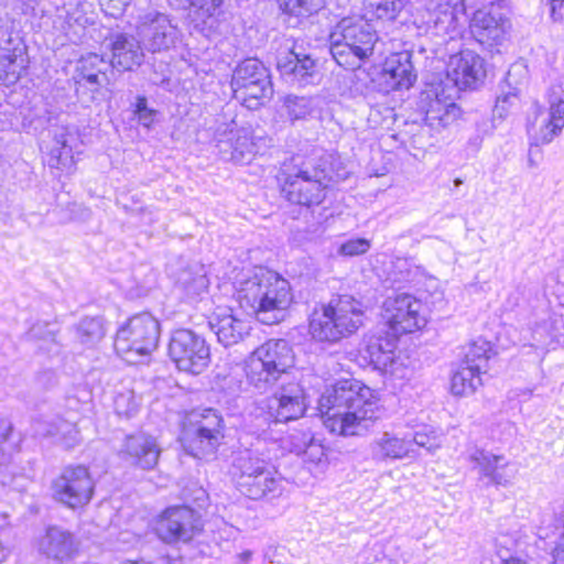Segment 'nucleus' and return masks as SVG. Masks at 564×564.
I'll return each instance as SVG.
<instances>
[{
  "label": "nucleus",
  "mask_w": 564,
  "mask_h": 564,
  "mask_svg": "<svg viewBox=\"0 0 564 564\" xmlns=\"http://www.w3.org/2000/svg\"><path fill=\"white\" fill-rule=\"evenodd\" d=\"M470 460L476 464L478 473L496 486L507 487L512 484L518 468L503 455L476 448L470 454Z\"/></svg>",
  "instance_id": "a211bd4d"
},
{
  "label": "nucleus",
  "mask_w": 564,
  "mask_h": 564,
  "mask_svg": "<svg viewBox=\"0 0 564 564\" xmlns=\"http://www.w3.org/2000/svg\"><path fill=\"white\" fill-rule=\"evenodd\" d=\"M412 443H415L420 447H425L427 451H431L433 447V444L431 443L430 437L427 435L421 434V433H416L414 435L413 440L411 441V444Z\"/></svg>",
  "instance_id": "680f3d73"
},
{
  "label": "nucleus",
  "mask_w": 564,
  "mask_h": 564,
  "mask_svg": "<svg viewBox=\"0 0 564 564\" xmlns=\"http://www.w3.org/2000/svg\"><path fill=\"white\" fill-rule=\"evenodd\" d=\"M386 84L393 90L409 89L416 80V73L409 51L392 54L383 66Z\"/></svg>",
  "instance_id": "b1692460"
},
{
  "label": "nucleus",
  "mask_w": 564,
  "mask_h": 564,
  "mask_svg": "<svg viewBox=\"0 0 564 564\" xmlns=\"http://www.w3.org/2000/svg\"><path fill=\"white\" fill-rule=\"evenodd\" d=\"M132 0H99L101 10L109 17L119 18Z\"/></svg>",
  "instance_id": "5fc2aeb1"
},
{
  "label": "nucleus",
  "mask_w": 564,
  "mask_h": 564,
  "mask_svg": "<svg viewBox=\"0 0 564 564\" xmlns=\"http://www.w3.org/2000/svg\"><path fill=\"white\" fill-rule=\"evenodd\" d=\"M230 86L235 99L249 109H257L273 96L271 75L258 58H246L234 69Z\"/></svg>",
  "instance_id": "423d86ee"
},
{
  "label": "nucleus",
  "mask_w": 564,
  "mask_h": 564,
  "mask_svg": "<svg viewBox=\"0 0 564 564\" xmlns=\"http://www.w3.org/2000/svg\"><path fill=\"white\" fill-rule=\"evenodd\" d=\"M411 451V441L400 438L389 432L382 433L370 444L371 457L377 462L401 459L409 456Z\"/></svg>",
  "instance_id": "7c9ffc66"
},
{
  "label": "nucleus",
  "mask_w": 564,
  "mask_h": 564,
  "mask_svg": "<svg viewBox=\"0 0 564 564\" xmlns=\"http://www.w3.org/2000/svg\"><path fill=\"white\" fill-rule=\"evenodd\" d=\"M216 148L221 160L235 164L249 163L257 153V144L246 129L218 128Z\"/></svg>",
  "instance_id": "4468645a"
},
{
  "label": "nucleus",
  "mask_w": 564,
  "mask_h": 564,
  "mask_svg": "<svg viewBox=\"0 0 564 564\" xmlns=\"http://www.w3.org/2000/svg\"><path fill=\"white\" fill-rule=\"evenodd\" d=\"M550 17L554 22L563 21L564 19V0H549Z\"/></svg>",
  "instance_id": "13d9d810"
},
{
  "label": "nucleus",
  "mask_w": 564,
  "mask_h": 564,
  "mask_svg": "<svg viewBox=\"0 0 564 564\" xmlns=\"http://www.w3.org/2000/svg\"><path fill=\"white\" fill-rule=\"evenodd\" d=\"M238 490L246 497L259 500L273 499L282 494V478L275 476L271 468L260 473L258 478H247L245 482H238Z\"/></svg>",
  "instance_id": "c85d7f7f"
},
{
  "label": "nucleus",
  "mask_w": 564,
  "mask_h": 564,
  "mask_svg": "<svg viewBox=\"0 0 564 564\" xmlns=\"http://www.w3.org/2000/svg\"><path fill=\"white\" fill-rule=\"evenodd\" d=\"M195 494H196V495H195V497L193 498V500H194L195 502H197V506H198V507H202L203 505L200 503V501H204V500H205V498H206V492H205V490H204L203 488H197V489L195 490Z\"/></svg>",
  "instance_id": "0e129e2a"
},
{
  "label": "nucleus",
  "mask_w": 564,
  "mask_h": 564,
  "mask_svg": "<svg viewBox=\"0 0 564 564\" xmlns=\"http://www.w3.org/2000/svg\"><path fill=\"white\" fill-rule=\"evenodd\" d=\"M223 437L215 434L195 431L193 429H183L181 442L184 451L191 456L204 459L213 456Z\"/></svg>",
  "instance_id": "2f4dec72"
},
{
  "label": "nucleus",
  "mask_w": 564,
  "mask_h": 564,
  "mask_svg": "<svg viewBox=\"0 0 564 564\" xmlns=\"http://www.w3.org/2000/svg\"><path fill=\"white\" fill-rule=\"evenodd\" d=\"M37 550L42 555L51 560H68L76 551L75 538L72 532L61 527L52 525L39 539Z\"/></svg>",
  "instance_id": "4be33fe9"
},
{
  "label": "nucleus",
  "mask_w": 564,
  "mask_h": 564,
  "mask_svg": "<svg viewBox=\"0 0 564 564\" xmlns=\"http://www.w3.org/2000/svg\"><path fill=\"white\" fill-rule=\"evenodd\" d=\"M460 116V109L455 102L431 99L425 109V123L433 130L440 131L454 123Z\"/></svg>",
  "instance_id": "72a5a7b5"
},
{
  "label": "nucleus",
  "mask_w": 564,
  "mask_h": 564,
  "mask_svg": "<svg viewBox=\"0 0 564 564\" xmlns=\"http://www.w3.org/2000/svg\"><path fill=\"white\" fill-rule=\"evenodd\" d=\"M160 338V323L150 313L129 318L115 338V349L123 358L129 355L148 356L156 349Z\"/></svg>",
  "instance_id": "0eeeda50"
},
{
  "label": "nucleus",
  "mask_w": 564,
  "mask_h": 564,
  "mask_svg": "<svg viewBox=\"0 0 564 564\" xmlns=\"http://www.w3.org/2000/svg\"><path fill=\"white\" fill-rule=\"evenodd\" d=\"M12 429V423L7 417L0 415V465L6 464L11 456L12 447L7 443Z\"/></svg>",
  "instance_id": "8fccbe9b"
},
{
  "label": "nucleus",
  "mask_w": 564,
  "mask_h": 564,
  "mask_svg": "<svg viewBox=\"0 0 564 564\" xmlns=\"http://www.w3.org/2000/svg\"><path fill=\"white\" fill-rule=\"evenodd\" d=\"M169 356L180 370L194 375L203 372L210 361L209 346L205 338L187 328L172 333Z\"/></svg>",
  "instance_id": "6e6552de"
},
{
  "label": "nucleus",
  "mask_w": 564,
  "mask_h": 564,
  "mask_svg": "<svg viewBox=\"0 0 564 564\" xmlns=\"http://www.w3.org/2000/svg\"><path fill=\"white\" fill-rule=\"evenodd\" d=\"M364 304L344 294L315 308L310 319V333L318 341L336 343L356 333L364 324Z\"/></svg>",
  "instance_id": "20e7f679"
},
{
  "label": "nucleus",
  "mask_w": 564,
  "mask_h": 564,
  "mask_svg": "<svg viewBox=\"0 0 564 564\" xmlns=\"http://www.w3.org/2000/svg\"><path fill=\"white\" fill-rule=\"evenodd\" d=\"M236 295L240 307L265 325L283 321L294 301L290 282L263 268L241 280Z\"/></svg>",
  "instance_id": "f03ea898"
},
{
  "label": "nucleus",
  "mask_w": 564,
  "mask_h": 564,
  "mask_svg": "<svg viewBox=\"0 0 564 564\" xmlns=\"http://www.w3.org/2000/svg\"><path fill=\"white\" fill-rule=\"evenodd\" d=\"M422 307V303L409 293L388 296L382 313L386 327L398 336L422 328L426 324Z\"/></svg>",
  "instance_id": "9d476101"
},
{
  "label": "nucleus",
  "mask_w": 564,
  "mask_h": 564,
  "mask_svg": "<svg viewBox=\"0 0 564 564\" xmlns=\"http://www.w3.org/2000/svg\"><path fill=\"white\" fill-rule=\"evenodd\" d=\"M100 74H102V77L106 78L105 73H77L76 76V85H77V91L80 87L89 85L90 89L93 91H98L99 87L102 85L100 79Z\"/></svg>",
  "instance_id": "6e6d98bb"
},
{
  "label": "nucleus",
  "mask_w": 564,
  "mask_h": 564,
  "mask_svg": "<svg viewBox=\"0 0 564 564\" xmlns=\"http://www.w3.org/2000/svg\"><path fill=\"white\" fill-rule=\"evenodd\" d=\"M470 32L479 44L492 47L505 40V22L487 11L478 10L471 18Z\"/></svg>",
  "instance_id": "bb28decb"
},
{
  "label": "nucleus",
  "mask_w": 564,
  "mask_h": 564,
  "mask_svg": "<svg viewBox=\"0 0 564 564\" xmlns=\"http://www.w3.org/2000/svg\"><path fill=\"white\" fill-rule=\"evenodd\" d=\"M370 246V240L366 238L349 239L340 245L338 253L346 257L360 256L366 253Z\"/></svg>",
  "instance_id": "3c124183"
},
{
  "label": "nucleus",
  "mask_w": 564,
  "mask_h": 564,
  "mask_svg": "<svg viewBox=\"0 0 564 564\" xmlns=\"http://www.w3.org/2000/svg\"><path fill=\"white\" fill-rule=\"evenodd\" d=\"M55 145L51 149V154L57 160V163L67 166L73 163V147L77 142V135L66 129H61L54 135Z\"/></svg>",
  "instance_id": "ea45409f"
},
{
  "label": "nucleus",
  "mask_w": 564,
  "mask_h": 564,
  "mask_svg": "<svg viewBox=\"0 0 564 564\" xmlns=\"http://www.w3.org/2000/svg\"><path fill=\"white\" fill-rule=\"evenodd\" d=\"M281 7H283L285 12L293 15H303L311 12L306 0H289L284 4H281Z\"/></svg>",
  "instance_id": "4d7b16f0"
},
{
  "label": "nucleus",
  "mask_w": 564,
  "mask_h": 564,
  "mask_svg": "<svg viewBox=\"0 0 564 564\" xmlns=\"http://www.w3.org/2000/svg\"><path fill=\"white\" fill-rule=\"evenodd\" d=\"M546 97L549 115L542 120L540 131L533 137L535 145L550 143L564 128V76L552 83Z\"/></svg>",
  "instance_id": "f3484780"
},
{
  "label": "nucleus",
  "mask_w": 564,
  "mask_h": 564,
  "mask_svg": "<svg viewBox=\"0 0 564 564\" xmlns=\"http://www.w3.org/2000/svg\"><path fill=\"white\" fill-rule=\"evenodd\" d=\"M209 328L225 347L240 343L251 329L246 319L237 317L229 307H219L208 319Z\"/></svg>",
  "instance_id": "aec40b11"
},
{
  "label": "nucleus",
  "mask_w": 564,
  "mask_h": 564,
  "mask_svg": "<svg viewBox=\"0 0 564 564\" xmlns=\"http://www.w3.org/2000/svg\"><path fill=\"white\" fill-rule=\"evenodd\" d=\"M34 433L42 437H52L56 444L69 449L80 442L79 431L76 424L61 417L51 421L36 420L33 423Z\"/></svg>",
  "instance_id": "cd10ccee"
},
{
  "label": "nucleus",
  "mask_w": 564,
  "mask_h": 564,
  "mask_svg": "<svg viewBox=\"0 0 564 564\" xmlns=\"http://www.w3.org/2000/svg\"><path fill=\"white\" fill-rule=\"evenodd\" d=\"M108 67V63L98 54L90 53L83 56L77 63V73H105Z\"/></svg>",
  "instance_id": "09e8293b"
},
{
  "label": "nucleus",
  "mask_w": 564,
  "mask_h": 564,
  "mask_svg": "<svg viewBox=\"0 0 564 564\" xmlns=\"http://www.w3.org/2000/svg\"><path fill=\"white\" fill-rule=\"evenodd\" d=\"M281 192L293 204L318 205L325 197L329 180L325 162L316 158L294 155L282 166Z\"/></svg>",
  "instance_id": "7ed1b4c3"
},
{
  "label": "nucleus",
  "mask_w": 564,
  "mask_h": 564,
  "mask_svg": "<svg viewBox=\"0 0 564 564\" xmlns=\"http://www.w3.org/2000/svg\"><path fill=\"white\" fill-rule=\"evenodd\" d=\"M204 21L221 12L224 0H183Z\"/></svg>",
  "instance_id": "de8ad7c7"
},
{
  "label": "nucleus",
  "mask_w": 564,
  "mask_h": 564,
  "mask_svg": "<svg viewBox=\"0 0 564 564\" xmlns=\"http://www.w3.org/2000/svg\"><path fill=\"white\" fill-rule=\"evenodd\" d=\"M284 108L291 121L305 119L312 112V100L307 97L289 95L284 99Z\"/></svg>",
  "instance_id": "a18cd8bd"
},
{
  "label": "nucleus",
  "mask_w": 564,
  "mask_h": 564,
  "mask_svg": "<svg viewBox=\"0 0 564 564\" xmlns=\"http://www.w3.org/2000/svg\"><path fill=\"white\" fill-rule=\"evenodd\" d=\"M78 336L84 344H93L105 335L102 319L100 317H85L77 327Z\"/></svg>",
  "instance_id": "c03bdc74"
},
{
  "label": "nucleus",
  "mask_w": 564,
  "mask_h": 564,
  "mask_svg": "<svg viewBox=\"0 0 564 564\" xmlns=\"http://www.w3.org/2000/svg\"><path fill=\"white\" fill-rule=\"evenodd\" d=\"M480 373L477 369L462 362L452 376V392L455 395L473 394L481 386Z\"/></svg>",
  "instance_id": "c9c22d12"
},
{
  "label": "nucleus",
  "mask_w": 564,
  "mask_h": 564,
  "mask_svg": "<svg viewBox=\"0 0 564 564\" xmlns=\"http://www.w3.org/2000/svg\"><path fill=\"white\" fill-rule=\"evenodd\" d=\"M170 274L188 295L200 294L209 284L205 267L196 261L178 259L175 264H170Z\"/></svg>",
  "instance_id": "5701e85b"
},
{
  "label": "nucleus",
  "mask_w": 564,
  "mask_h": 564,
  "mask_svg": "<svg viewBox=\"0 0 564 564\" xmlns=\"http://www.w3.org/2000/svg\"><path fill=\"white\" fill-rule=\"evenodd\" d=\"M143 50L140 40H137L133 35L117 34L111 42V67L130 70L134 66H140L144 58Z\"/></svg>",
  "instance_id": "393cba45"
},
{
  "label": "nucleus",
  "mask_w": 564,
  "mask_h": 564,
  "mask_svg": "<svg viewBox=\"0 0 564 564\" xmlns=\"http://www.w3.org/2000/svg\"><path fill=\"white\" fill-rule=\"evenodd\" d=\"M53 497L70 509L88 505L95 491V481L88 467L68 465L52 481Z\"/></svg>",
  "instance_id": "1a4fd4ad"
},
{
  "label": "nucleus",
  "mask_w": 564,
  "mask_h": 564,
  "mask_svg": "<svg viewBox=\"0 0 564 564\" xmlns=\"http://www.w3.org/2000/svg\"><path fill=\"white\" fill-rule=\"evenodd\" d=\"M9 62V64H13L14 63V59H15V56H12V55H7L6 57Z\"/></svg>",
  "instance_id": "774afa93"
},
{
  "label": "nucleus",
  "mask_w": 564,
  "mask_h": 564,
  "mask_svg": "<svg viewBox=\"0 0 564 564\" xmlns=\"http://www.w3.org/2000/svg\"><path fill=\"white\" fill-rule=\"evenodd\" d=\"M312 462L319 463L324 456V448L321 444H317L315 440L310 444L307 451L302 453Z\"/></svg>",
  "instance_id": "bf43d9fd"
},
{
  "label": "nucleus",
  "mask_w": 564,
  "mask_h": 564,
  "mask_svg": "<svg viewBox=\"0 0 564 564\" xmlns=\"http://www.w3.org/2000/svg\"><path fill=\"white\" fill-rule=\"evenodd\" d=\"M156 111L149 108L138 116V120L142 126L149 128L153 123Z\"/></svg>",
  "instance_id": "052dcab7"
},
{
  "label": "nucleus",
  "mask_w": 564,
  "mask_h": 564,
  "mask_svg": "<svg viewBox=\"0 0 564 564\" xmlns=\"http://www.w3.org/2000/svg\"><path fill=\"white\" fill-rule=\"evenodd\" d=\"M202 530L199 514L188 506L167 508L156 520L154 531L165 543L188 542Z\"/></svg>",
  "instance_id": "9b49d317"
},
{
  "label": "nucleus",
  "mask_w": 564,
  "mask_h": 564,
  "mask_svg": "<svg viewBox=\"0 0 564 564\" xmlns=\"http://www.w3.org/2000/svg\"><path fill=\"white\" fill-rule=\"evenodd\" d=\"M430 22L433 24L436 34H451L457 31L458 19L456 10L448 3L440 4L431 14Z\"/></svg>",
  "instance_id": "58836bf2"
},
{
  "label": "nucleus",
  "mask_w": 564,
  "mask_h": 564,
  "mask_svg": "<svg viewBox=\"0 0 564 564\" xmlns=\"http://www.w3.org/2000/svg\"><path fill=\"white\" fill-rule=\"evenodd\" d=\"M251 356L288 378V370L294 365L292 347L285 339H270L258 347Z\"/></svg>",
  "instance_id": "a878e982"
},
{
  "label": "nucleus",
  "mask_w": 564,
  "mask_h": 564,
  "mask_svg": "<svg viewBox=\"0 0 564 564\" xmlns=\"http://www.w3.org/2000/svg\"><path fill=\"white\" fill-rule=\"evenodd\" d=\"M306 395L296 381H284L268 403V414L275 423H285L302 417L306 411Z\"/></svg>",
  "instance_id": "f8f14e48"
},
{
  "label": "nucleus",
  "mask_w": 564,
  "mask_h": 564,
  "mask_svg": "<svg viewBox=\"0 0 564 564\" xmlns=\"http://www.w3.org/2000/svg\"><path fill=\"white\" fill-rule=\"evenodd\" d=\"M113 406L119 416L129 419L138 412L139 402L133 391L126 390L115 397Z\"/></svg>",
  "instance_id": "49530a36"
},
{
  "label": "nucleus",
  "mask_w": 564,
  "mask_h": 564,
  "mask_svg": "<svg viewBox=\"0 0 564 564\" xmlns=\"http://www.w3.org/2000/svg\"><path fill=\"white\" fill-rule=\"evenodd\" d=\"M245 371L248 383L260 393L267 392L276 383L281 384L289 379L252 356L247 360Z\"/></svg>",
  "instance_id": "473e14b6"
},
{
  "label": "nucleus",
  "mask_w": 564,
  "mask_h": 564,
  "mask_svg": "<svg viewBox=\"0 0 564 564\" xmlns=\"http://www.w3.org/2000/svg\"><path fill=\"white\" fill-rule=\"evenodd\" d=\"M371 390L358 381H338L319 399V411L325 427L341 436L361 435L369 431L379 417L377 402Z\"/></svg>",
  "instance_id": "f257e3e1"
},
{
  "label": "nucleus",
  "mask_w": 564,
  "mask_h": 564,
  "mask_svg": "<svg viewBox=\"0 0 564 564\" xmlns=\"http://www.w3.org/2000/svg\"><path fill=\"white\" fill-rule=\"evenodd\" d=\"M399 336L388 328L378 329L371 334L366 343L364 358L369 365L384 373L393 375L395 371V349Z\"/></svg>",
  "instance_id": "dca6fc26"
},
{
  "label": "nucleus",
  "mask_w": 564,
  "mask_h": 564,
  "mask_svg": "<svg viewBox=\"0 0 564 564\" xmlns=\"http://www.w3.org/2000/svg\"><path fill=\"white\" fill-rule=\"evenodd\" d=\"M147 109H149L147 98L144 96H138L134 109V113L137 115V117Z\"/></svg>",
  "instance_id": "e2e57ef3"
},
{
  "label": "nucleus",
  "mask_w": 564,
  "mask_h": 564,
  "mask_svg": "<svg viewBox=\"0 0 564 564\" xmlns=\"http://www.w3.org/2000/svg\"><path fill=\"white\" fill-rule=\"evenodd\" d=\"M237 476V484L245 482L247 478H258L260 473L270 469V466L263 459L253 456L249 451L240 453L232 464Z\"/></svg>",
  "instance_id": "e433bc0d"
},
{
  "label": "nucleus",
  "mask_w": 564,
  "mask_h": 564,
  "mask_svg": "<svg viewBox=\"0 0 564 564\" xmlns=\"http://www.w3.org/2000/svg\"><path fill=\"white\" fill-rule=\"evenodd\" d=\"M518 100V96L513 93H508L503 96H499L497 98L496 105L492 109V119L491 120H482L480 123L477 124V129L482 134H489L494 131L496 128L495 121L497 119L502 120L509 109L516 104Z\"/></svg>",
  "instance_id": "79ce46f5"
},
{
  "label": "nucleus",
  "mask_w": 564,
  "mask_h": 564,
  "mask_svg": "<svg viewBox=\"0 0 564 564\" xmlns=\"http://www.w3.org/2000/svg\"><path fill=\"white\" fill-rule=\"evenodd\" d=\"M276 67L286 82L299 87L312 84L317 75L316 61L294 48L278 58Z\"/></svg>",
  "instance_id": "412c9836"
},
{
  "label": "nucleus",
  "mask_w": 564,
  "mask_h": 564,
  "mask_svg": "<svg viewBox=\"0 0 564 564\" xmlns=\"http://www.w3.org/2000/svg\"><path fill=\"white\" fill-rule=\"evenodd\" d=\"M536 534L540 540L556 538L550 551L552 564H564V506L558 512L543 518Z\"/></svg>",
  "instance_id": "c756f323"
},
{
  "label": "nucleus",
  "mask_w": 564,
  "mask_h": 564,
  "mask_svg": "<svg viewBox=\"0 0 564 564\" xmlns=\"http://www.w3.org/2000/svg\"><path fill=\"white\" fill-rule=\"evenodd\" d=\"M161 454V449L153 436L147 434L129 435L124 438L119 456L129 464L141 469H153Z\"/></svg>",
  "instance_id": "6ab92c4d"
},
{
  "label": "nucleus",
  "mask_w": 564,
  "mask_h": 564,
  "mask_svg": "<svg viewBox=\"0 0 564 564\" xmlns=\"http://www.w3.org/2000/svg\"><path fill=\"white\" fill-rule=\"evenodd\" d=\"M377 41V32L368 20L361 15L345 17L329 35V50L339 66L355 69L373 54Z\"/></svg>",
  "instance_id": "39448f33"
},
{
  "label": "nucleus",
  "mask_w": 564,
  "mask_h": 564,
  "mask_svg": "<svg viewBox=\"0 0 564 564\" xmlns=\"http://www.w3.org/2000/svg\"><path fill=\"white\" fill-rule=\"evenodd\" d=\"M364 9L380 20H394L404 8V0H364Z\"/></svg>",
  "instance_id": "a19ab883"
},
{
  "label": "nucleus",
  "mask_w": 564,
  "mask_h": 564,
  "mask_svg": "<svg viewBox=\"0 0 564 564\" xmlns=\"http://www.w3.org/2000/svg\"><path fill=\"white\" fill-rule=\"evenodd\" d=\"M314 440V435L310 430L294 431L289 435L291 451L296 455H302L303 452L307 451V447Z\"/></svg>",
  "instance_id": "603ef678"
},
{
  "label": "nucleus",
  "mask_w": 564,
  "mask_h": 564,
  "mask_svg": "<svg viewBox=\"0 0 564 564\" xmlns=\"http://www.w3.org/2000/svg\"><path fill=\"white\" fill-rule=\"evenodd\" d=\"M501 564H525L522 560L520 558H509V560H506V561H502Z\"/></svg>",
  "instance_id": "69168bd1"
},
{
  "label": "nucleus",
  "mask_w": 564,
  "mask_h": 564,
  "mask_svg": "<svg viewBox=\"0 0 564 564\" xmlns=\"http://www.w3.org/2000/svg\"><path fill=\"white\" fill-rule=\"evenodd\" d=\"M419 274L416 267L406 259H397L392 262L391 270L389 272V280L392 285L401 288L406 283L413 282Z\"/></svg>",
  "instance_id": "37998d69"
},
{
  "label": "nucleus",
  "mask_w": 564,
  "mask_h": 564,
  "mask_svg": "<svg viewBox=\"0 0 564 564\" xmlns=\"http://www.w3.org/2000/svg\"><path fill=\"white\" fill-rule=\"evenodd\" d=\"M138 35L144 50L151 53L164 52L173 47L178 31L167 15L159 12L148 13L138 29Z\"/></svg>",
  "instance_id": "ddd939ff"
},
{
  "label": "nucleus",
  "mask_w": 564,
  "mask_h": 564,
  "mask_svg": "<svg viewBox=\"0 0 564 564\" xmlns=\"http://www.w3.org/2000/svg\"><path fill=\"white\" fill-rule=\"evenodd\" d=\"M91 8V3L88 1H79L76 3L74 8L67 11V22L75 23L80 26H84L88 23H91L90 18L87 17L88 11Z\"/></svg>",
  "instance_id": "864d4df0"
},
{
  "label": "nucleus",
  "mask_w": 564,
  "mask_h": 564,
  "mask_svg": "<svg viewBox=\"0 0 564 564\" xmlns=\"http://www.w3.org/2000/svg\"><path fill=\"white\" fill-rule=\"evenodd\" d=\"M462 184H463V180H460V178H455V180H454V185H455V187H458V186H460Z\"/></svg>",
  "instance_id": "338daca9"
},
{
  "label": "nucleus",
  "mask_w": 564,
  "mask_h": 564,
  "mask_svg": "<svg viewBox=\"0 0 564 564\" xmlns=\"http://www.w3.org/2000/svg\"><path fill=\"white\" fill-rule=\"evenodd\" d=\"M491 351L490 343L484 338H478L467 346L462 362L477 369L478 372H486Z\"/></svg>",
  "instance_id": "4c0bfd02"
},
{
  "label": "nucleus",
  "mask_w": 564,
  "mask_h": 564,
  "mask_svg": "<svg viewBox=\"0 0 564 564\" xmlns=\"http://www.w3.org/2000/svg\"><path fill=\"white\" fill-rule=\"evenodd\" d=\"M223 427V417L218 411L212 408H206L191 411L185 419L183 429H193L195 431L224 437Z\"/></svg>",
  "instance_id": "f704fd0d"
},
{
  "label": "nucleus",
  "mask_w": 564,
  "mask_h": 564,
  "mask_svg": "<svg viewBox=\"0 0 564 564\" xmlns=\"http://www.w3.org/2000/svg\"><path fill=\"white\" fill-rule=\"evenodd\" d=\"M447 75L459 89H475L486 77L485 59L471 50L449 57Z\"/></svg>",
  "instance_id": "2eb2a0df"
}]
</instances>
